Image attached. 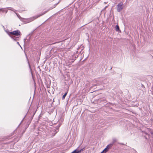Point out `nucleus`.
<instances>
[{
    "mask_svg": "<svg viewBox=\"0 0 153 153\" xmlns=\"http://www.w3.org/2000/svg\"><path fill=\"white\" fill-rule=\"evenodd\" d=\"M6 32L15 41H17L19 37H16L14 36H18L21 34L20 31L18 30L11 32L7 31H6Z\"/></svg>",
    "mask_w": 153,
    "mask_h": 153,
    "instance_id": "nucleus-1",
    "label": "nucleus"
},
{
    "mask_svg": "<svg viewBox=\"0 0 153 153\" xmlns=\"http://www.w3.org/2000/svg\"><path fill=\"white\" fill-rule=\"evenodd\" d=\"M123 4L122 3H120L117 4V10L118 12H120L123 9Z\"/></svg>",
    "mask_w": 153,
    "mask_h": 153,
    "instance_id": "nucleus-2",
    "label": "nucleus"
},
{
    "mask_svg": "<svg viewBox=\"0 0 153 153\" xmlns=\"http://www.w3.org/2000/svg\"><path fill=\"white\" fill-rule=\"evenodd\" d=\"M85 147H83L82 149H80L79 148L74 150L73 152V153H80L82 152L85 149Z\"/></svg>",
    "mask_w": 153,
    "mask_h": 153,
    "instance_id": "nucleus-3",
    "label": "nucleus"
},
{
    "mask_svg": "<svg viewBox=\"0 0 153 153\" xmlns=\"http://www.w3.org/2000/svg\"><path fill=\"white\" fill-rule=\"evenodd\" d=\"M38 18L37 15L33 16L30 18H28L27 19V23L30 22L32 21H33L36 19Z\"/></svg>",
    "mask_w": 153,
    "mask_h": 153,
    "instance_id": "nucleus-4",
    "label": "nucleus"
},
{
    "mask_svg": "<svg viewBox=\"0 0 153 153\" xmlns=\"http://www.w3.org/2000/svg\"><path fill=\"white\" fill-rule=\"evenodd\" d=\"M57 132V131H56V130H52L50 131H49L50 135H49V136L50 137H53L55 135Z\"/></svg>",
    "mask_w": 153,
    "mask_h": 153,
    "instance_id": "nucleus-5",
    "label": "nucleus"
},
{
    "mask_svg": "<svg viewBox=\"0 0 153 153\" xmlns=\"http://www.w3.org/2000/svg\"><path fill=\"white\" fill-rule=\"evenodd\" d=\"M52 9H53V8H50L48 10H47L45 11L44 12H43V13L38 15L37 16H38V17H39L42 16V15L45 14V13H47L48 11L49 10H51Z\"/></svg>",
    "mask_w": 153,
    "mask_h": 153,
    "instance_id": "nucleus-6",
    "label": "nucleus"
},
{
    "mask_svg": "<svg viewBox=\"0 0 153 153\" xmlns=\"http://www.w3.org/2000/svg\"><path fill=\"white\" fill-rule=\"evenodd\" d=\"M112 146H113V143H111L109 144H108V145L106 148H107L109 150V149H111L112 147Z\"/></svg>",
    "mask_w": 153,
    "mask_h": 153,
    "instance_id": "nucleus-7",
    "label": "nucleus"
},
{
    "mask_svg": "<svg viewBox=\"0 0 153 153\" xmlns=\"http://www.w3.org/2000/svg\"><path fill=\"white\" fill-rule=\"evenodd\" d=\"M34 31V30H33V31H32L29 34H28V35L27 36V38H28V37H29L28 38V40H30V36L32 35V34H33V33Z\"/></svg>",
    "mask_w": 153,
    "mask_h": 153,
    "instance_id": "nucleus-8",
    "label": "nucleus"
},
{
    "mask_svg": "<svg viewBox=\"0 0 153 153\" xmlns=\"http://www.w3.org/2000/svg\"><path fill=\"white\" fill-rule=\"evenodd\" d=\"M115 30L117 31H120L119 27L118 25H117L115 27Z\"/></svg>",
    "mask_w": 153,
    "mask_h": 153,
    "instance_id": "nucleus-9",
    "label": "nucleus"
},
{
    "mask_svg": "<svg viewBox=\"0 0 153 153\" xmlns=\"http://www.w3.org/2000/svg\"><path fill=\"white\" fill-rule=\"evenodd\" d=\"M0 11H1L3 12H5L6 13H7V10H6L5 9L3 8L0 9Z\"/></svg>",
    "mask_w": 153,
    "mask_h": 153,
    "instance_id": "nucleus-10",
    "label": "nucleus"
},
{
    "mask_svg": "<svg viewBox=\"0 0 153 153\" xmlns=\"http://www.w3.org/2000/svg\"><path fill=\"white\" fill-rule=\"evenodd\" d=\"M7 8H8L9 10H12L15 13H16V10L14 9L12 7H7Z\"/></svg>",
    "mask_w": 153,
    "mask_h": 153,
    "instance_id": "nucleus-11",
    "label": "nucleus"
},
{
    "mask_svg": "<svg viewBox=\"0 0 153 153\" xmlns=\"http://www.w3.org/2000/svg\"><path fill=\"white\" fill-rule=\"evenodd\" d=\"M67 94V92H66L63 96L62 97V99L64 100Z\"/></svg>",
    "mask_w": 153,
    "mask_h": 153,
    "instance_id": "nucleus-12",
    "label": "nucleus"
},
{
    "mask_svg": "<svg viewBox=\"0 0 153 153\" xmlns=\"http://www.w3.org/2000/svg\"><path fill=\"white\" fill-rule=\"evenodd\" d=\"M108 150H108L107 148H105L103 151L105 153H106L108 151Z\"/></svg>",
    "mask_w": 153,
    "mask_h": 153,
    "instance_id": "nucleus-13",
    "label": "nucleus"
},
{
    "mask_svg": "<svg viewBox=\"0 0 153 153\" xmlns=\"http://www.w3.org/2000/svg\"><path fill=\"white\" fill-rule=\"evenodd\" d=\"M116 141V139H114L113 140V142H112L111 143H113V145L114 143Z\"/></svg>",
    "mask_w": 153,
    "mask_h": 153,
    "instance_id": "nucleus-14",
    "label": "nucleus"
},
{
    "mask_svg": "<svg viewBox=\"0 0 153 153\" xmlns=\"http://www.w3.org/2000/svg\"><path fill=\"white\" fill-rule=\"evenodd\" d=\"M108 7V6H106V7H105L103 9V10H105V9L106 8H107Z\"/></svg>",
    "mask_w": 153,
    "mask_h": 153,
    "instance_id": "nucleus-15",
    "label": "nucleus"
},
{
    "mask_svg": "<svg viewBox=\"0 0 153 153\" xmlns=\"http://www.w3.org/2000/svg\"><path fill=\"white\" fill-rule=\"evenodd\" d=\"M17 43L19 46L21 47H21V46L20 45V44H19V43L18 42H17Z\"/></svg>",
    "mask_w": 153,
    "mask_h": 153,
    "instance_id": "nucleus-16",
    "label": "nucleus"
},
{
    "mask_svg": "<svg viewBox=\"0 0 153 153\" xmlns=\"http://www.w3.org/2000/svg\"><path fill=\"white\" fill-rule=\"evenodd\" d=\"M28 65H29V66H30V64L29 63V61L28 60Z\"/></svg>",
    "mask_w": 153,
    "mask_h": 153,
    "instance_id": "nucleus-17",
    "label": "nucleus"
},
{
    "mask_svg": "<svg viewBox=\"0 0 153 153\" xmlns=\"http://www.w3.org/2000/svg\"><path fill=\"white\" fill-rule=\"evenodd\" d=\"M105 153L104 151H102V152H101V153Z\"/></svg>",
    "mask_w": 153,
    "mask_h": 153,
    "instance_id": "nucleus-18",
    "label": "nucleus"
},
{
    "mask_svg": "<svg viewBox=\"0 0 153 153\" xmlns=\"http://www.w3.org/2000/svg\"><path fill=\"white\" fill-rule=\"evenodd\" d=\"M120 144H122V145H123V144L122 143H120Z\"/></svg>",
    "mask_w": 153,
    "mask_h": 153,
    "instance_id": "nucleus-19",
    "label": "nucleus"
},
{
    "mask_svg": "<svg viewBox=\"0 0 153 153\" xmlns=\"http://www.w3.org/2000/svg\"><path fill=\"white\" fill-rule=\"evenodd\" d=\"M25 39H24V42H25Z\"/></svg>",
    "mask_w": 153,
    "mask_h": 153,
    "instance_id": "nucleus-20",
    "label": "nucleus"
},
{
    "mask_svg": "<svg viewBox=\"0 0 153 153\" xmlns=\"http://www.w3.org/2000/svg\"><path fill=\"white\" fill-rule=\"evenodd\" d=\"M71 153H73V152H71Z\"/></svg>",
    "mask_w": 153,
    "mask_h": 153,
    "instance_id": "nucleus-21",
    "label": "nucleus"
},
{
    "mask_svg": "<svg viewBox=\"0 0 153 153\" xmlns=\"http://www.w3.org/2000/svg\"><path fill=\"white\" fill-rule=\"evenodd\" d=\"M104 3H105V4H106V2H104Z\"/></svg>",
    "mask_w": 153,
    "mask_h": 153,
    "instance_id": "nucleus-22",
    "label": "nucleus"
},
{
    "mask_svg": "<svg viewBox=\"0 0 153 153\" xmlns=\"http://www.w3.org/2000/svg\"><path fill=\"white\" fill-rule=\"evenodd\" d=\"M112 68L111 67V69Z\"/></svg>",
    "mask_w": 153,
    "mask_h": 153,
    "instance_id": "nucleus-23",
    "label": "nucleus"
},
{
    "mask_svg": "<svg viewBox=\"0 0 153 153\" xmlns=\"http://www.w3.org/2000/svg\"><path fill=\"white\" fill-rule=\"evenodd\" d=\"M54 8V7H53V8Z\"/></svg>",
    "mask_w": 153,
    "mask_h": 153,
    "instance_id": "nucleus-24",
    "label": "nucleus"
},
{
    "mask_svg": "<svg viewBox=\"0 0 153 153\" xmlns=\"http://www.w3.org/2000/svg\"><path fill=\"white\" fill-rule=\"evenodd\" d=\"M54 8V7H53V8Z\"/></svg>",
    "mask_w": 153,
    "mask_h": 153,
    "instance_id": "nucleus-25",
    "label": "nucleus"
}]
</instances>
